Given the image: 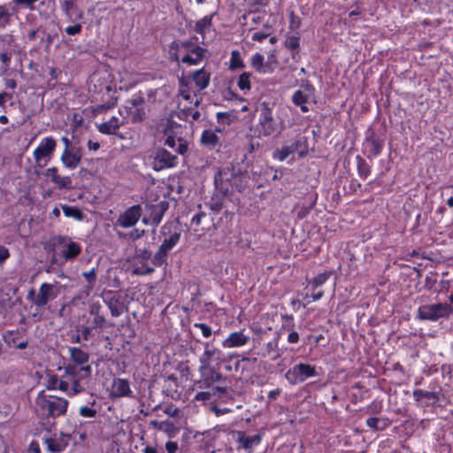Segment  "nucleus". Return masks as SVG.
Returning a JSON list of instances; mask_svg holds the SVG:
<instances>
[{
  "mask_svg": "<svg viewBox=\"0 0 453 453\" xmlns=\"http://www.w3.org/2000/svg\"><path fill=\"white\" fill-rule=\"evenodd\" d=\"M68 404V400L65 398L46 395L44 391H41L35 399V411L42 418L55 420L66 413Z\"/></svg>",
  "mask_w": 453,
  "mask_h": 453,
  "instance_id": "f257e3e1",
  "label": "nucleus"
},
{
  "mask_svg": "<svg viewBox=\"0 0 453 453\" xmlns=\"http://www.w3.org/2000/svg\"><path fill=\"white\" fill-rule=\"evenodd\" d=\"M259 111V132L264 136H276L281 133L284 128V122L273 109L270 104L262 102L257 107Z\"/></svg>",
  "mask_w": 453,
  "mask_h": 453,
  "instance_id": "f03ea898",
  "label": "nucleus"
},
{
  "mask_svg": "<svg viewBox=\"0 0 453 453\" xmlns=\"http://www.w3.org/2000/svg\"><path fill=\"white\" fill-rule=\"evenodd\" d=\"M453 313V307L447 303L425 304L418 308L417 317L423 320L437 321L448 319Z\"/></svg>",
  "mask_w": 453,
  "mask_h": 453,
  "instance_id": "7ed1b4c3",
  "label": "nucleus"
},
{
  "mask_svg": "<svg viewBox=\"0 0 453 453\" xmlns=\"http://www.w3.org/2000/svg\"><path fill=\"white\" fill-rule=\"evenodd\" d=\"M66 243V250L62 252L63 257L66 261L75 259L81 252L80 244L71 242L67 236L56 235L51 237L44 245V249L49 251H55V250Z\"/></svg>",
  "mask_w": 453,
  "mask_h": 453,
  "instance_id": "20e7f679",
  "label": "nucleus"
},
{
  "mask_svg": "<svg viewBox=\"0 0 453 453\" xmlns=\"http://www.w3.org/2000/svg\"><path fill=\"white\" fill-rule=\"evenodd\" d=\"M295 152H297L301 157L308 153V142L305 136L296 135L290 144L276 150L274 151V157L280 161H284L289 155Z\"/></svg>",
  "mask_w": 453,
  "mask_h": 453,
  "instance_id": "39448f33",
  "label": "nucleus"
},
{
  "mask_svg": "<svg viewBox=\"0 0 453 453\" xmlns=\"http://www.w3.org/2000/svg\"><path fill=\"white\" fill-rule=\"evenodd\" d=\"M144 104L145 100L142 94L134 95L132 98L127 100L124 106L127 118H129L133 123L143 121L146 117Z\"/></svg>",
  "mask_w": 453,
  "mask_h": 453,
  "instance_id": "423d86ee",
  "label": "nucleus"
},
{
  "mask_svg": "<svg viewBox=\"0 0 453 453\" xmlns=\"http://www.w3.org/2000/svg\"><path fill=\"white\" fill-rule=\"evenodd\" d=\"M56 147L57 142L54 138L50 136L42 139L33 153L36 166L40 168L45 166L51 159Z\"/></svg>",
  "mask_w": 453,
  "mask_h": 453,
  "instance_id": "0eeeda50",
  "label": "nucleus"
},
{
  "mask_svg": "<svg viewBox=\"0 0 453 453\" xmlns=\"http://www.w3.org/2000/svg\"><path fill=\"white\" fill-rule=\"evenodd\" d=\"M62 286L59 282L42 283L38 290L35 306L44 307L49 302L54 300L61 293Z\"/></svg>",
  "mask_w": 453,
  "mask_h": 453,
  "instance_id": "6e6552de",
  "label": "nucleus"
},
{
  "mask_svg": "<svg viewBox=\"0 0 453 453\" xmlns=\"http://www.w3.org/2000/svg\"><path fill=\"white\" fill-rule=\"evenodd\" d=\"M316 375L315 367L308 364H297L286 373V378L291 384L303 382L307 378Z\"/></svg>",
  "mask_w": 453,
  "mask_h": 453,
  "instance_id": "1a4fd4ad",
  "label": "nucleus"
},
{
  "mask_svg": "<svg viewBox=\"0 0 453 453\" xmlns=\"http://www.w3.org/2000/svg\"><path fill=\"white\" fill-rule=\"evenodd\" d=\"M142 211V206L140 204L129 207L118 218L117 224L123 228L134 226L140 219Z\"/></svg>",
  "mask_w": 453,
  "mask_h": 453,
  "instance_id": "9d476101",
  "label": "nucleus"
},
{
  "mask_svg": "<svg viewBox=\"0 0 453 453\" xmlns=\"http://www.w3.org/2000/svg\"><path fill=\"white\" fill-rule=\"evenodd\" d=\"M155 169L173 167L177 165V156L165 148H159L155 153Z\"/></svg>",
  "mask_w": 453,
  "mask_h": 453,
  "instance_id": "9b49d317",
  "label": "nucleus"
},
{
  "mask_svg": "<svg viewBox=\"0 0 453 453\" xmlns=\"http://www.w3.org/2000/svg\"><path fill=\"white\" fill-rule=\"evenodd\" d=\"M173 227L176 228L173 223H169L161 228V234L165 236V238L160 247L167 252L177 244L180 238V232L178 230L172 232Z\"/></svg>",
  "mask_w": 453,
  "mask_h": 453,
  "instance_id": "f8f14e48",
  "label": "nucleus"
},
{
  "mask_svg": "<svg viewBox=\"0 0 453 453\" xmlns=\"http://www.w3.org/2000/svg\"><path fill=\"white\" fill-rule=\"evenodd\" d=\"M81 158L82 149L81 147H77L70 150H64L60 160L65 167L75 169L81 164Z\"/></svg>",
  "mask_w": 453,
  "mask_h": 453,
  "instance_id": "ddd939ff",
  "label": "nucleus"
},
{
  "mask_svg": "<svg viewBox=\"0 0 453 453\" xmlns=\"http://www.w3.org/2000/svg\"><path fill=\"white\" fill-rule=\"evenodd\" d=\"M221 351L214 347H211L209 342L204 343V351L199 357L200 367L199 370L209 368L212 361L220 360Z\"/></svg>",
  "mask_w": 453,
  "mask_h": 453,
  "instance_id": "4468645a",
  "label": "nucleus"
},
{
  "mask_svg": "<svg viewBox=\"0 0 453 453\" xmlns=\"http://www.w3.org/2000/svg\"><path fill=\"white\" fill-rule=\"evenodd\" d=\"M110 395L111 398L132 396L129 381L126 379L115 378L112 381Z\"/></svg>",
  "mask_w": 453,
  "mask_h": 453,
  "instance_id": "2eb2a0df",
  "label": "nucleus"
},
{
  "mask_svg": "<svg viewBox=\"0 0 453 453\" xmlns=\"http://www.w3.org/2000/svg\"><path fill=\"white\" fill-rule=\"evenodd\" d=\"M202 377V383L203 388H209L213 383L219 382L226 380V377L218 372L213 366H209L204 370H199Z\"/></svg>",
  "mask_w": 453,
  "mask_h": 453,
  "instance_id": "dca6fc26",
  "label": "nucleus"
},
{
  "mask_svg": "<svg viewBox=\"0 0 453 453\" xmlns=\"http://www.w3.org/2000/svg\"><path fill=\"white\" fill-rule=\"evenodd\" d=\"M164 145L171 149L172 152L176 156L177 154L183 155L188 150V143L186 140L172 134L165 137Z\"/></svg>",
  "mask_w": 453,
  "mask_h": 453,
  "instance_id": "f3484780",
  "label": "nucleus"
},
{
  "mask_svg": "<svg viewBox=\"0 0 453 453\" xmlns=\"http://www.w3.org/2000/svg\"><path fill=\"white\" fill-rule=\"evenodd\" d=\"M47 449L52 453H60L68 446V438L66 436L49 437L43 439Z\"/></svg>",
  "mask_w": 453,
  "mask_h": 453,
  "instance_id": "a211bd4d",
  "label": "nucleus"
},
{
  "mask_svg": "<svg viewBox=\"0 0 453 453\" xmlns=\"http://www.w3.org/2000/svg\"><path fill=\"white\" fill-rule=\"evenodd\" d=\"M249 336L242 331L232 333L223 342L225 348H234L245 345L249 342Z\"/></svg>",
  "mask_w": 453,
  "mask_h": 453,
  "instance_id": "6ab92c4d",
  "label": "nucleus"
},
{
  "mask_svg": "<svg viewBox=\"0 0 453 453\" xmlns=\"http://www.w3.org/2000/svg\"><path fill=\"white\" fill-rule=\"evenodd\" d=\"M169 208L167 201H161L157 204L150 206V218L155 226H158L165 211Z\"/></svg>",
  "mask_w": 453,
  "mask_h": 453,
  "instance_id": "aec40b11",
  "label": "nucleus"
},
{
  "mask_svg": "<svg viewBox=\"0 0 453 453\" xmlns=\"http://www.w3.org/2000/svg\"><path fill=\"white\" fill-rule=\"evenodd\" d=\"M65 374L71 379L75 380L78 376L80 379L88 377L91 374V366L87 365L81 366L79 370L75 365H68L64 367Z\"/></svg>",
  "mask_w": 453,
  "mask_h": 453,
  "instance_id": "412c9836",
  "label": "nucleus"
},
{
  "mask_svg": "<svg viewBox=\"0 0 453 453\" xmlns=\"http://www.w3.org/2000/svg\"><path fill=\"white\" fill-rule=\"evenodd\" d=\"M71 360L78 365L85 366L88 365L89 360V355L88 352L81 349L80 348L70 347L68 348Z\"/></svg>",
  "mask_w": 453,
  "mask_h": 453,
  "instance_id": "4be33fe9",
  "label": "nucleus"
},
{
  "mask_svg": "<svg viewBox=\"0 0 453 453\" xmlns=\"http://www.w3.org/2000/svg\"><path fill=\"white\" fill-rule=\"evenodd\" d=\"M123 125L124 121H120L117 117H112L110 120L100 124L98 130L104 134H115L116 131Z\"/></svg>",
  "mask_w": 453,
  "mask_h": 453,
  "instance_id": "5701e85b",
  "label": "nucleus"
},
{
  "mask_svg": "<svg viewBox=\"0 0 453 453\" xmlns=\"http://www.w3.org/2000/svg\"><path fill=\"white\" fill-rule=\"evenodd\" d=\"M191 54H187L181 58L182 63L189 65L198 64L203 58L205 50L200 46H195L190 50Z\"/></svg>",
  "mask_w": 453,
  "mask_h": 453,
  "instance_id": "b1692460",
  "label": "nucleus"
},
{
  "mask_svg": "<svg viewBox=\"0 0 453 453\" xmlns=\"http://www.w3.org/2000/svg\"><path fill=\"white\" fill-rule=\"evenodd\" d=\"M210 78L211 74L203 68L193 73V80L199 90H203L207 88L210 82Z\"/></svg>",
  "mask_w": 453,
  "mask_h": 453,
  "instance_id": "393cba45",
  "label": "nucleus"
},
{
  "mask_svg": "<svg viewBox=\"0 0 453 453\" xmlns=\"http://www.w3.org/2000/svg\"><path fill=\"white\" fill-rule=\"evenodd\" d=\"M310 96L304 94L302 90H296L292 96V102L295 105L299 106L303 112L309 111V108L306 104L309 100Z\"/></svg>",
  "mask_w": 453,
  "mask_h": 453,
  "instance_id": "a878e982",
  "label": "nucleus"
},
{
  "mask_svg": "<svg viewBox=\"0 0 453 453\" xmlns=\"http://www.w3.org/2000/svg\"><path fill=\"white\" fill-rule=\"evenodd\" d=\"M382 142L376 139L374 136H371L366 140V149L369 152L368 157H376L378 156L382 150Z\"/></svg>",
  "mask_w": 453,
  "mask_h": 453,
  "instance_id": "bb28decb",
  "label": "nucleus"
},
{
  "mask_svg": "<svg viewBox=\"0 0 453 453\" xmlns=\"http://www.w3.org/2000/svg\"><path fill=\"white\" fill-rule=\"evenodd\" d=\"M260 441L261 435L259 434L246 436L244 434L239 433L238 442L242 445L243 449H250L254 445L258 444Z\"/></svg>",
  "mask_w": 453,
  "mask_h": 453,
  "instance_id": "cd10ccee",
  "label": "nucleus"
},
{
  "mask_svg": "<svg viewBox=\"0 0 453 453\" xmlns=\"http://www.w3.org/2000/svg\"><path fill=\"white\" fill-rule=\"evenodd\" d=\"M201 142L209 148H214L219 143V137L212 130H204L201 135Z\"/></svg>",
  "mask_w": 453,
  "mask_h": 453,
  "instance_id": "c85d7f7f",
  "label": "nucleus"
},
{
  "mask_svg": "<svg viewBox=\"0 0 453 453\" xmlns=\"http://www.w3.org/2000/svg\"><path fill=\"white\" fill-rule=\"evenodd\" d=\"M69 384L67 381L58 380L57 375H52L48 380L47 388L56 389L58 388L61 391H67Z\"/></svg>",
  "mask_w": 453,
  "mask_h": 453,
  "instance_id": "c756f323",
  "label": "nucleus"
},
{
  "mask_svg": "<svg viewBox=\"0 0 453 453\" xmlns=\"http://www.w3.org/2000/svg\"><path fill=\"white\" fill-rule=\"evenodd\" d=\"M106 305L111 311V314L113 317H119L122 313V305L118 298L111 297L110 299L104 300Z\"/></svg>",
  "mask_w": 453,
  "mask_h": 453,
  "instance_id": "7c9ffc66",
  "label": "nucleus"
},
{
  "mask_svg": "<svg viewBox=\"0 0 453 453\" xmlns=\"http://www.w3.org/2000/svg\"><path fill=\"white\" fill-rule=\"evenodd\" d=\"M62 210L66 217L74 218L78 220H82L84 219L83 212L77 207L63 205Z\"/></svg>",
  "mask_w": 453,
  "mask_h": 453,
  "instance_id": "2f4dec72",
  "label": "nucleus"
},
{
  "mask_svg": "<svg viewBox=\"0 0 453 453\" xmlns=\"http://www.w3.org/2000/svg\"><path fill=\"white\" fill-rule=\"evenodd\" d=\"M212 15L205 16L203 19L196 21L195 26V31L197 34L203 35L205 30L211 26Z\"/></svg>",
  "mask_w": 453,
  "mask_h": 453,
  "instance_id": "473e14b6",
  "label": "nucleus"
},
{
  "mask_svg": "<svg viewBox=\"0 0 453 453\" xmlns=\"http://www.w3.org/2000/svg\"><path fill=\"white\" fill-rule=\"evenodd\" d=\"M52 182L60 189H70L72 188V179L69 176H60L57 174L53 177Z\"/></svg>",
  "mask_w": 453,
  "mask_h": 453,
  "instance_id": "72a5a7b5",
  "label": "nucleus"
},
{
  "mask_svg": "<svg viewBox=\"0 0 453 453\" xmlns=\"http://www.w3.org/2000/svg\"><path fill=\"white\" fill-rule=\"evenodd\" d=\"M250 65L257 72H260V73L265 72V70L264 69L265 58L260 53H256L252 56L251 60H250Z\"/></svg>",
  "mask_w": 453,
  "mask_h": 453,
  "instance_id": "f704fd0d",
  "label": "nucleus"
},
{
  "mask_svg": "<svg viewBox=\"0 0 453 453\" xmlns=\"http://www.w3.org/2000/svg\"><path fill=\"white\" fill-rule=\"evenodd\" d=\"M439 395V392L425 391L422 389H416L413 391V396L416 399V401H419L421 398L438 400Z\"/></svg>",
  "mask_w": 453,
  "mask_h": 453,
  "instance_id": "c9c22d12",
  "label": "nucleus"
},
{
  "mask_svg": "<svg viewBox=\"0 0 453 453\" xmlns=\"http://www.w3.org/2000/svg\"><path fill=\"white\" fill-rule=\"evenodd\" d=\"M331 275H332V272H330V271L320 273V274L317 275L316 277H314L311 280V281L310 282V284L311 285V287L314 288V290H316L319 287L323 285L329 279V277Z\"/></svg>",
  "mask_w": 453,
  "mask_h": 453,
  "instance_id": "e433bc0d",
  "label": "nucleus"
},
{
  "mask_svg": "<svg viewBox=\"0 0 453 453\" xmlns=\"http://www.w3.org/2000/svg\"><path fill=\"white\" fill-rule=\"evenodd\" d=\"M12 13L5 5H0V28H5L11 23Z\"/></svg>",
  "mask_w": 453,
  "mask_h": 453,
  "instance_id": "4c0bfd02",
  "label": "nucleus"
},
{
  "mask_svg": "<svg viewBox=\"0 0 453 453\" xmlns=\"http://www.w3.org/2000/svg\"><path fill=\"white\" fill-rule=\"evenodd\" d=\"M167 254H168L167 251H165L164 249L159 247L157 252L154 255V257L152 258V264L155 266L162 265L166 261Z\"/></svg>",
  "mask_w": 453,
  "mask_h": 453,
  "instance_id": "58836bf2",
  "label": "nucleus"
},
{
  "mask_svg": "<svg viewBox=\"0 0 453 453\" xmlns=\"http://www.w3.org/2000/svg\"><path fill=\"white\" fill-rule=\"evenodd\" d=\"M357 170L359 175L364 179H366L370 173V167L368 164L360 157H357Z\"/></svg>",
  "mask_w": 453,
  "mask_h": 453,
  "instance_id": "ea45409f",
  "label": "nucleus"
},
{
  "mask_svg": "<svg viewBox=\"0 0 453 453\" xmlns=\"http://www.w3.org/2000/svg\"><path fill=\"white\" fill-rule=\"evenodd\" d=\"M300 37L296 35H288L285 40V46L288 50H294L299 48Z\"/></svg>",
  "mask_w": 453,
  "mask_h": 453,
  "instance_id": "a19ab883",
  "label": "nucleus"
},
{
  "mask_svg": "<svg viewBox=\"0 0 453 453\" xmlns=\"http://www.w3.org/2000/svg\"><path fill=\"white\" fill-rule=\"evenodd\" d=\"M250 76H251V74L250 73H243L240 75L237 85L241 90H250Z\"/></svg>",
  "mask_w": 453,
  "mask_h": 453,
  "instance_id": "79ce46f5",
  "label": "nucleus"
},
{
  "mask_svg": "<svg viewBox=\"0 0 453 453\" xmlns=\"http://www.w3.org/2000/svg\"><path fill=\"white\" fill-rule=\"evenodd\" d=\"M230 67L232 69L244 67V64L241 58L240 52L238 50H234L231 53Z\"/></svg>",
  "mask_w": 453,
  "mask_h": 453,
  "instance_id": "37998d69",
  "label": "nucleus"
},
{
  "mask_svg": "<svg viewBox=\"0 0 453 453\" xmlns=\"http://www.w3.org/2000/svg\"><path fill=\"white\" fill-rule=\"evenodd\" d=\"M154 272V268L149 266L146 264H142L141 266H135L133 270V273L135 275H148Z\"/></svg>",
  "mask_w": 453,
  "mask_h": 453,
  "instance_id": "c03bdc74",
  "label": "nucleus"
},
{
  "mask_svg": "<svg viewBox=\"0 0 453 453\" xmlns=\"http://www.w3.org/2000/svg\"><path fill=\"white\" fill-rule=\"evenodd\" d=\"M39 0H13V3L16 5L34 11L35 9V4Z\"/></svg>",
  "mask_w": 453,
  "mask_h": 453,
  "instance_id": "a18cd8bd",
  "label": "nucleus"
},
{
  "mask_svg": "<svg viewBox=\"0 0 453 453\" xmlns=\"http://www.w3.org/2000/svg\"><path fill=\"white\" fill-rule=\"evenodd\" d=\"M180 48L177 46L176 41L173 42L169 46V54L170 58L173 61L178 62L179 61V54Z\"/></svg>",
  "mask_w": 453,
  "mask_h": 453,
  "instance_id": "49530a36",
  "label": "nucleus"
},
{
  "mask_svg": "<svg viewBox=\"0 0 453 453\" xmlns=\"http://www.w3.org/2000/svg\"><path fill=\"white\" fill-rule=\"evenodd\" d=\"M79 412L82 417H85V418H94V417H96V415L97 413L96 410L88 407V406H81L80 408Z\"/></svg>",
  "mask_w": 453,
  "mask_h": 453,
  "instance_id": "de8ad7c7",
  "label": "nucleus"
},
{
  "mask_svg": "<svg viewBox=\"0 0 453 453\" xmlns=\"http://www.w3.org/2000/svg\"><path fill=\"white\" fill-rule=\"evenodd\" d=\"M82 276L88 280V282L90 284V288H92L96 280V270L92 269L88 272H84L82 273Z\"/></svg>",
  "mask_w": 453,
  "mask_h": 453,
  "instance_id": "09e8293b",
  "label": "nucleus"
},
{
  "mask_svg": "<svg viewBox=\"0 0 453 453\" xmlns=\"http://www.w3.org/2000/svg\"><path fill=\"white\" fill-rule=\"evenodd\" d=\"M194 326L199 328L205 338H208L212 334L211 328L204 323H195Z\"/></svg>",
  "mask_w": 453,
  "mask_h": 453,
  "instance_id": "8fccbe9b",
  "label": "nucleus"
},
{
  "mask_svg": "<svg viewBox=\"0 0 453 453\" xmlns=\"http://www.w3.org/2000/svg\"><path fill=\"white\" fill-rule=\"evenodd\" d=\"M77 331L81 333V337L85 341H88L91 337L92 328L86 326H80Z\"/></svg>",
  "mask_w": 453,
  "mask_h": 453,
  "instance_id": "3c124183",
  "label": "nucleus"
},
{
  "mask_svg": "<svg viewBox=\"0 0 453 453\" xmlns=\"http://www.w3.org/2000/svg\"><path fill=\"white\" fill-rule=\"evenodd\" d=\"M105 322H106L105 318L103 315L95 316L94 319H93V327L94 328H96V327L102 328L104 326Z\"/></svg>",
  "mask_w": 453,
  "mask_h": 453,
  "instance_id": "603ef678",
  "label": "nucleus"
},
{
  "mask_svg": "<svg viewBox=\"0 0 453 453\" xmlns=\"http://www.w3.org/2000/svg\"><path fill=\"white\" fill-rule=\"evenodd\" d=\"M81 32V24L70 26L65 28V33L69 35H78Z\"/></svg>",
  "mask_w": 453,
  "mask_h": 453,
  "instance_id": "864d4df0",
  "label": "nucleus"
},
{
  "mask_svg": "<svg viewBox=\"0 0 453 453\" xmlns=\"http://www.w3.org/2000/svg\"><path fill=\"white\" fill-rule=\"evenodd\" d=\"M211 392H199L196 395L195 400L200 401V402H206L209 401L211 397Z\"/></svg>",
  "mask_w": 453,
  "mask_h": 453,
  "instance_id": "5fc2aeb1",
  "label": "nucleus"
},
{
  "mask_svg": "<svg viewBox=\"0 0 453 453\" xmlns=\"http://www.w3.org/2000/svg\"><path fill=\"white\" fill-rule=\"evenodd\" d=\"M10 257V252L7 248L0 245V265H3Z\"/></svg>",
  "mask_w": 453,
  "mask_h": 453,
  "instance_id": "6e6d98bb",
  "label": "nucleus"
},
{
  "mask_svg": "<svg viewBox=\"0 0 453 453\" xmlns=\"http://www.w3.org/2000/svg\"><path fill=\"white\" fill-rule=\"evenodd\" d=\"M163 428H159L160 431L171 434L176 430L175 426L172 422L162 421Z\"/></svg>",
  "mask_w": 453,
  "mask_h": 453,
  "instance_id": "4d7b16f0",
  "label": "nucleus"
},
{
  "mask_svg": "<svg viewBox=\"0 0 453 453\" xmlns=\"http://www.w3.org/2000/svg\"><path fill=\"white\" fill-rule=\"evenodd\" d=\"M136 256H137V258H140V259H142V260L146 261V260L150 259V257H151V253H150V251H149L148 250L143 249V250H139L137 251Z\"/></svg>",
  "mask_w": 453,
  "mask_h": 453,
  "instance_id": "13d9d810",
  "label": "nucleus"
},
{
  "mask_svg": "<svg viewBox=\"0 0 453 453\" xmlns=\"http://www.w3.org/2000/svg\"><path fill=\"white\" fill-rule=\"evenodd\" d=\"M179 447L176 441H169L165 443V450L167 453H176Z\"/></svg>",
  "mask_w": 453,
  "mask_h": 453,
  "instance_id": "bf43d9fd",
  "label": "nucleus"
},
{
  "mask_svg": "<svg viewBox=\"0 0 453 453\" xmlns=\"http://www.w3.org/2000/svg\"><path fill=\"white\" fill-rule=\"evenodd\" d=\"M164 412L170 417H177L180 413L178 408H174L173 405L167 406L164 409Z\"/></svg>",
  "mask_w": 453,
  "mask_h": 453,
  "instance_id": "052dcab7",
  "label": "nucleus"
},
{
  "mask_svg": "<svg viewBox=\"0 0 453 453\" xmlns=\"http://www.w3.org/2000/svg\"><path fill=\"white\" fill-rule=\"evenodd\" d=\"M217 119L220 123L229 124L230 123V114L227 113V112H218L217 113Z\"/></svg>",
  "mask_w": 453,
  "mask_h": 453,
  "instance_id": "680f3d73",
  "label": "nucleus"
},
{
  "mask_svg": "<svg viewBox=\"0 0 453 453\" xmlns=\"http://www.w3.org/2000/svg\"><path fill=\"white\" fill-rule=\"evenodd\" d=\"M227 388L226 387H214L212 388L211 395H217L219 397L224 395L226 393Z\"/></svg>",
  "mask_w": 453,
  "mask_h": 453,
  "instance_id": "e2e57ef3",
  "label": "nucleus"
},
{
  "mask_svg": "<svg viewBox=\"0 0 453 453\" xmlns=\"http://www.w3.org/2000/svg\"><path fill=\"white\" fill-rule=\"evenodd\" d=\"M27 453H41L39 443L32 441L29 444Z\"/></svg>",
  "mask_w": 453,
  "mask_h": 453,
  "instance_id": "0e129e2a",
  "label": "nucleus"
},
{
  "mask_svg": "<svg viewBox=\"0 0 453 453\" xmlns=\"http://www.w3.org/2000/svg\"><path fill=\"white\" fill-rule=\"evenodd\" d=\"M207 214L203 211L197 212L195 216L192 218V223L196 225H200L202 222L203 218L206 217Z\"/></svg>",
  "mask_w": 453,
  "mask_h": 453,
  "instance_id": "69168bd1",
  "label": "nucleus"
},
{
  "mask_svg": "<svg viewBox=\"0 0 453 453\" xmlns=\"http://www.w3.org/2000/svg\"><path fill=\"white\" fill-rule=\"evenodd\" d=\"M176 43H177V46L180 48V50L186 49V50H190L192 48H194L196 46L190 41L176 42Z\"/></svg>",
  "mask_w": 453,
  "mask_h": 453,
  "instance_id": "338daca9",
  "label": "nucleus"
},
{
  "mask_svg": "<svg viewBox=\"0 0 453 453\" xmlns=\"http://www.w3.org/2000/svg\"><path fill=\"white\" fill-rule=\"evenodd\" d=\"M379 422H380V419L378 418H369L366 420L367 426L374 430L379 429V426H378Z\"/></svg>",
  "mask_w": 453,
  "mask_h": 453,
  "instance_id": "774afa93",
  "label": "nucleus"
}]
</instances>
